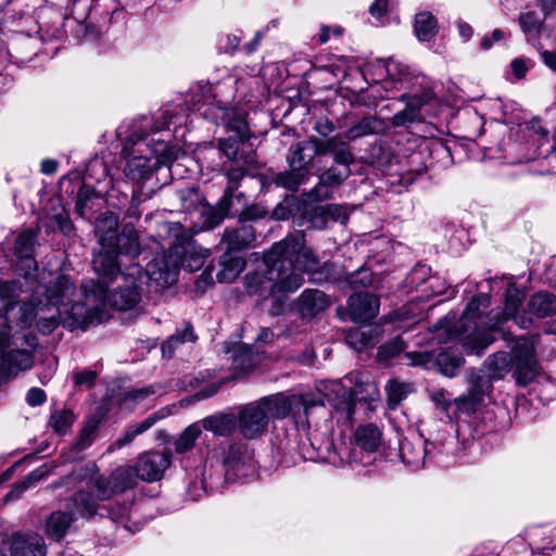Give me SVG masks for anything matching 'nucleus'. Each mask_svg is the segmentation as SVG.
<instances>
[{"label": "nucleus", "mask_w": 556, "mask_h": 556, "mask_svg": "<svg viewBox=\"0 0 556 556\" xmlns=\"http://www.w3.org/2000/svg\"><path fill=\"white\" fill-rule=\"evenodd\" d=\"M135 273H140L139 265L131 266L128 273H119L112 280L100 276L84 280L80 287L84 299L72 305L65 326L74 330L100 324L108 317V305L118 311L134 308L141 300V286Z\"/></svg>", "instance_id": "obj_1"}, {"label": "nucleus", "mask_w": 556, "mask_h": 556, "mask_svg": "<svg viewBox=\"0 0 556 556\" xmlns=\"http://www.w3.org/2000/svg\"><path fill=\"white\" fill-rule=\"evenodd\" d=\"M301 244L300 236H287L274 243L264 254L266 270L263 274L253 273L247 276L249 292L283 302L290 293L300 289L304 283L303 275L295 270L292 262L283 254L293 253Z\"/></svg>", "instance_id": "obj_2"}, {"label": "nucleus", "mask_w": 556, "mask_h": 556, "mask_svg": "<svg viewBox=\"0 0 556 556\" xmlns=\"http://www.w3.org/2000/svg\"><path fill=\"white\" fill-rule=\"evenodd\" d=\"M484 366L490 378L502 379L507 372L513 371L518 386L525 387L538 379L534 390H538L542 397L549 399L556 395V383L539 371L534 343L529 338H518L511 348V354L496 352L490 355Z\"/></svg>", "instance_id": "obj_3"}, {"label": "nucleus", "mask_w": 556, "mask_h": 556, "mask_svg": "<svg viewBox=\"0 0 556 556\" xmlns=\"http://www.w3.org/2000/svg\"><path fill=\"white\" fill-rule=\"evenodd\" d=\"M87 479H89L88 489L98 491V498L100 501H108L117 493L132 489L137 484L139 477L136 472V466L117 467L108 479H104L96 472L94 465H86L53 482L49 485V489L66 488L72 490Z\"/></svg>", "instance_id": "obj_4"}, {"label": "nucleus", "mask_w": 556, "mask_h": 556, "mask_svg": "<svg viewBox=\"0 0 556 556\" xmlns=\"http://www.w3.org/2000/svg\"><path fill=\"white\" fill-rule=\"evenodd\" d=\"M328 154L333 157V164L323 172L319 182L303 194L307 202H321L330 198L329 188L340 186L351 175L350 166L354 163V155L346 141L334 136Z\"/></svg>", "instance_id": "obj_5"}, {"label": "nucleus", "mask_w": 556, "mask_h": 556, "mask_svg": "<svg viewBox=\"0 0 556 556\" xmlns=\"http://www.w3.org/2000/svg\"><path fill=\"white\" fill-rule=\"evenodd\" d=\"M138 144L137 153L128 157L124 174L134 181H141L150 178L152 173L162 165L169 166L180 153V149L169 146L165 141H157L153 148Z\"/></svg>", "instance_id": "obj_6"}, {"label": "nucleus", "mask_w": 556, "mask_h": 556, "mask_svg": "<svg viewBox=\"0 0 556 556\" xmlns=\"http://www.w3.org/2000/svg\"><path fill=\"white\" fill-rule=\"evenodd\" d=\"M140 252L139 238L134 229L125 228L111 248L99 250L93 256L92 268L97 276L112 280L121 273L118 255H138Z\"/></svg>", "instance_id": "obj_7"}, {"label": "nucleus", "mask_w": 556, "mask_h": 556, "mask_svg": "<svg viewBox=\"0 0 556 556\" xmlns=\"http://www.w3.org/2000/svg\"><path fill=\"white\" fill-rule=\"evenodd\" d=\"M264 408L268 421L271 418L280 419L292 413L295 417L304 414L308 419L312 410L324 406L323 395L320 393H304L287 396L281 393L262 397L257 401Z\"/></svg>", "instance_id": "obj_8"}, {"label": "nucleus", "mask_w": 556, "mask_h": 556, "mask_svg": "<svg viewBox=\"0 0 556 556\" xmlns=\"http://www.w3.org/2000/svg\"><path fill=\"white\" fill-rule=\"evenodd\" d=\"M184 251L180 247H170L168 253L163 256L154 257L147 264L144 270L140 267V273H135L140 286L147 285L154 292H160L172 285L178 279L179 253Z\"/></svg>", "instance_id": "obj_9"}, {"label": "nucleus", "mask_w": 556, "mask_h": 556, "mask_svg": "<svg viewBox=\"0 0 556 556\" xmlns=\"http://www.w3.org/2000/svg\"><path fill=\"white\" fill-rule=\"evenodd\" d=\"M72 306L70 309H62L58 306H50L43 303L42 300L29 302L20 306V316L17 323L21 327L30 326L34 321L36 327L43 334L51 333L60 324L67 328L64 320L71 315Z\"/></svg>", "instance_id": "obj_10"}, {"label": "nucleus", "mask_w": 556, "mask_h": 556, "mask_svg": "<svg viewBox=\"0 0 556 556\" xmlns=\"http://www.w3.org/2000/svg\"><path fill=\"white\" fill-rule=\"evenodd\" d=\"M359 388L361 387H356L355 389L346 390L339 382H333L331 384L330 391L334 396L326 394V397L330 402L333 408V414L337 416L338 420L351 424L356 401H374L379 395L376 386L372 383L366 384L368 393L366 396L361 394Z\"/></svg>", "instance_id": "obj_11"}, {"label": "nucleus", "mask_w": 556, "mask_h": 556, "mask_svg": "<svg viewBox=\"0 0 556 556\" xmlns=\"http://www.w3.org/2000/svg\"><path fill=\"white\" fill-rule=\"evenodd\" d=\"M49 280L40 283L33 295L34 301L42 300L50 306H58L62 309H68L73 295L76 293L74 280L65 274L49 273Z\"/></svg>", "instance_id": "obj_12"}, {"label": "nucleus", "mask_w": 556, "mask_h": 556, "mask_svg": "<svg viewBox=\"0 0 556 556\" xmlns=\"http://www.w3.org/2000/svg\"><path fill=\"white\" fill-rule=\"evenodd\" d=\"M333 140L334 137L321 140L312 136L307 140L291 144L286 155L289 167H295L306 174H312L311 169L315 159L328 154Z\"/></svg>", "instance_id": "obj_13"}, {"label": "nucleus", "mask_w": 556, "mask_h": 556, "mask_svg": "<svg viewBox=\"0 0 556 556\" xmlns=\"http://www.w3.org/2000/svg\"><path fill=\"white\" fill-rule=\"evenodd\" d=\"M236 417L237 429L247 440L258 439L267 432L268 418L257 401L240 406Z\"/></svg>", "instance_id": "obj_14"}, {"label": "nucleus", "mask_w": 556, "mask_h": 556, "mask_svg": "<svg viewBox=\"0 0 556 556\" xmlns=\"http://www.w3.org/2000/svg\"><path fill=\"white\" fill-rule=\"evenodd\" d=\"M22 285L18 280H0V327L9 325V323H17L20 316V306L29 304V302H21Z\"/></svg>", "instance_id": "obj_15"}, {"label": "nucleus", "mask_w": 556, "mask_h": 556, "mask_svg": "<svg viewBox=\"0 0 556 556\" xmlns=\"http://www.w3.org/2000/svg\"><path fill=\"white\" fill-rule=\"evenodd\" d=\"M469 388L466 393L453 400L457 410L462 414H473L483 401L484 394L490 389L489 379L471 372L469 378Z\"/></svg>", "instance_id": "obj_16"}, {"label": "nucleus", "mask_w": 556, "mask_h": 556, "mask_svg": "<svg viewBox=\"0 0 556 556\" xmlns=\"http://www.w3.org/2000/svg\"><path fill=\"white\" fill-rule=\"evenodd\" d=\"M10 326L0 327V365L10 372L27 369L31 366V356L25 350H10Z\"/></svg>", "instance_id": "obj_17"}, {"label": "nucleus", "mask_w": 556, "mask_h": 556, "mask_svg": "<svg viewBox=\"0 0 556 556\" xmlns=\"http://www.w3.org/2000/svg\"><path fill=\"white\" fill-rule=\"evenodd\" d=\"M169 465V453L153 451L140 456L135 466L139 479L153 482L163 477Z\"/></svg>", "instance_id": "obj_18"}, {"label": "nucleus", "mask_w": 556, "mask_h": 556, "mask_svg": "<svg viewBox=\"0 0 556 556\" xmlns=\"http://www.w3.org/2000/svg\"><path fill=\"white\" fill-rule=\"evenodd\" d=\"M36 232L33 229L23 231L16 239L14 253L18 256L17 270L26 280L33 279L38 270L37 262L33 256Z\"/></svg>", "instance_id": "obj_19"}, {"label": "nucleus", "mask_w": 556, "mask_h": 556, "mask_svg": "<svg viewBox=\"0 0 556 556\" xmlns=\"http://www.w3.org/2000/svg\"><path fill=\"white\" fill-rule=\"evenodd\" d=\"M291 236H300L301 237V247L293 253L283 254L295 267V270H300L302 273H306L311 276L316 274H328L331 267L329 263H323L320 260L314 255L313 251L305 247V238L302 232H295Z\"/></svg>", "instance_id": "obj_20"}, {"label": "nucleus", "mask_w": 556, "mask_h": 556, "mask_svg": "<svg viewBox=\"0 0 556 556\" xmlns=\"http://www.w3.org/2000/svg\"><path fill=\"white\" fill-rule=\"evenodd\" d=\"M379 298L372 293L357 292L348 300V312L354 323H367L379 313Z\"/></svg>", "instance_id": "obj_21"}, {"label": "nucleus", "mask_w": 556, "mask_h": 556, "mask_svg": "<svg viewBox=\"0 0 556 556\" xmlns=\"http://www.w3.org/2000/svg\"><path fill=\"white\" fill-rule=\"evenodd\" d=\"M10 556H46L45 539L35 532H17L9 540Z\"/></svg>", "instance_id": "obj_22"}, {"label": "nucleus", "mask_w": 556, "mask_h": 556, "mask_svg": "<svg viewBox=\"0 0 556 556\" xmlns=\"http://www.w3.org/2000/svg\"><path fill=\"white\" fill-rule=\"evenodd\" d=\"M169 230L175 231V240L170 243V247H180L184 252L179 253V268L182 267L189 271L199 269L203 264V257L195 252V247L192 241V236L181 230L179 225H173L168 227Z\"/></svg>", "instance_id": "obj_23"}, {"label": "nucleus", "mask_w": 556, "mask_h": 556, "mask_svg": "<svg viewBox=\"0 0 556 556\" xmlns=\"http://www.w3.org/2000/svg\"><path fill=\"white\" fill-rule=\"evenodd\" d=\"M255 230L252 225L239 223L238 226L226 228L218 243L224 252L248 249L255 241Z\"/></svg>", "instance_id": "obj_24"}, {"label": "nucleus", "mask_w": 556, "mask_h": 556, "mask_svg": "<svg viewBox=\"0 0 556 556\" xmlns=\"http://www.w3.org/2000/svg\"><path fill=\"white\" fill-rule=\"evenodd\" d=\"M523 299L525 293L510 285L506 292L504 318L513 319L520 328L527 329L532 324V318L527 315V312L520 311Z\"/></svg>", "instance_id": "obj_25"}, {"label": "nucleus", "mask_w": 556, "mask_h": 556, "mask_svg": "<svg viewBox=\"0 0 556 556\" xmlns=\"http://www.w3.org/2000/svg\"><path fill=\"white\" fill-rule=\"evenodd\" d=\"M330 301L325 292L317 289H306L296 300L298 311L303 317H313L325 311Z\"/></svg>", "instance_id": "obj_26"}, {"label": "nucleus", "mask_w": 556, "mask_h": 556, "mask_svg": "<svg viewBox=\"0 0 556 556\" xmlns=\"http://www.w3.org/2000/svg\"><path fill=\"white\" fill-rule=\"evenodd\" d=\"M201 426L216 437L228 438L237 429V417L232 413L217 412L203 418Z\"/></svg>", "instance_id": "obj_27"}, {"label": "nucleus", "mask_w": 556, "mask_h": 556, "mask_svg": "<svg viewBox=\"0 0 556 556\" xmlns=\"http://www.w3.org/2000/svg\"><path fill=\"white\" fill-rule=\"evenodd\" d=\"M380 327L375 325L368 328H351L345 334V342L354 351L361 352L375 346L381 339Z\"/></svg>", "instance_id": "obj_28"}, {"label": "nucleus", "mask_w": 556, "mask_h": 556, "mask_svg": "<svg viewBox=\"0 0 556 556\" xmlns=\"http://www.w3.org/2000/svg\"><path fill=\"white\" fill-rule=\"evenodd\" d=\"M118 217L112 212L101 214L96 220L94 231L101 245L100 250L111 248L117 233Z\"/></svg>", "instance_id": "obj_29"}, {"label": "nucleus", "mask_w": 556, "mask_h": 556, "mask_svg": "<svg viewBox=\"0 0 556 556\" xmlns=\"http://www.w3.org/2000/svg\"><path fill=\"white\" fill-rule=\"evenodd\" d=\"M224 464L231 470L251 467L253 464V452L244 442L231 443L225 452Z\"/></svg>", "instance_id": "obj_30"}, {"label": "nucleus", "mask_w": 556, "mask_h": 556, "mask_svg": "<svg viewBox=\"0 0 556 556\" xmlns=\"http://www.w3.org/2000/svg\"><path fill=\"white\" fill-rule=\"evenodd\" d=\"M74 520L75 517L72 513L53 511L46 520V534L55 541H60L67 534Z\"/></svg>", "instance_id": "obj_31"}, {"label": "nucleus", "mask_w": 556, "mask_h": 556, "mask_svg": "<svg viewBox=\"0 0 556 556\" xmlns=\"http://www.w3.org/2000/svg\"><path fill=\"white\" fill-rule=\"evenodd\" d=\"M231 202L227 198H220L215 206L202 205L200 215L202 218V227L212 229L219 225L228 215Z\"/></svg>", "instance_id": "obj_32"}, {"label": "nucleus", "mask_w": 556, "mask_h": 556, "mask_svg": "<svg viewBox=\"0 0 556 556\" xmlns=\"http://www.w3.org/2000/svg\"><path fill=\"white\" fill-rule=\"evenodd\" d=\"M98 494L93 496L88 491H78L71 497L72 508L81 518L91 519L98 514Z\"/></svg>", "instance_id": "obj_33"}, {"label": "nucleus", "mask_w": 556, "mask_h": 556, "mask_svg": "<svg viewBox=\"0 0 556 556\" xmlns=\"http://www.w3.org/2000/svg\"><path fill=\"white\" fill-rule=\"evenodd\" d=\"M311 176L312 174H306L295 167H289L288 169L277 173L273 177V182L277 187L296 192L302 185L307 182Z\"/></svg>", "instance_id": "obj_34"}, {"label": "nucleus", "mask_w": 556, "mask_h": 556, "mask_svg": "<svg viewBox=\"0 0 556 556\" xmlns=\"http://www.w3.org/2000/svg\"><path fill=\"white\" fill-rule=\"evenodd\" d=\"M528 311L538 318L556 314V296L549 292H538L531 296Z\"/></svg>", "instance_id": "obj_35"}, {"label": "nucleus", "mask_w": 556, "mask_h": 556, "mask_svg": "<svg viewBox=\"0 0 556 556\" xmlns=\"http://www.w3.org/2000/svg\"><path fill=\"white\" fill-rule=\"evenodd\" d=\"M381 431L374 424L362 425L357 427L354 433L356 444L368 452L378 450L381 443Z\"/></svg>", "instance_id": "obj_36"}, {"label": "nucleus", "mask_w": 556, "mask_h": 556, "mask_svg": "<svg viewBox=\"0 0 556 556\" xmlns=\"http://www.w3.org/2000/svg\"><path fill=\"white\" fill-rule=\"evenodd\" d=\"M494 341L495 338L490 331H475L462 338L464 350L475 355H481Z\"/></svg>", "instance_id": "obj_37"}, {"label": "nucleus", "mask_w": 556, "mask_h": 556, "mask_svg": "<svg viewBox=\"0 0 556 556\" xmlns=\"http://www.w3.org/2000/svg\"><path fill=\"white\" fill-rule=\"evenodd\" d=\"M386 128V124L382 119L375 116L363 117L359 122L353 125L346 131V138L355 140L359 137L379 134Z\"/></svg>", "instance_id": "obj_38"}, {"label": "nucleus", "mask_w": 556, "mask_h": 556, "mask_svg": "<svg viewBox=\"0 0 556 556\" xmlns=\"http://www.w3.org/2000/svg\"><path fill=\"white\" fill-rule=\"evenodd\" d=\"M438 21L430 12H420L415 16L414 30L420 41H430L438 34Z\"/></svg>", "instance_id": "obj_39"}, {"label": "nucleus", "mask_w": 556, "mask_h": 556, "mask_svg": "<svg viewBox=\"0 0 556 556\" xmlns=\"http://www.w3.org/2000/svg\"><path fill=\"white\" fill-rule=\"evenodd\" d=\"M225 252L222 258L223 268L216 277L219 282H232L244 267V261L239 256H230Z\"/></svg>", "instance_id": "obj_40"}, {"label": "nucleus", "mask_w": 556, "mask_h": 556, "mask_svg": "<svg viewBox=\"0 0 556 556\" xmlns=\"http://www.w3.org/2000/svg\"><path fill=\"white\" fill-rule=\"evenodd\" d=\"M543 22L534 11L523 12L519 15L518 23L527 41H532L540 37Z\"/></svg>", "instance_id": "obj_41"}, {"label": "nucleus", "mask_w": 556, "mask_h": 556, "mask_svg": "<svg viewBox=\"0 0 556 556\" xmlns=\"http://www.w3.org/2000/svg\"><path fill=\"white\" fill-rule=\"evenodd\" d=\"M464 357L451 351H444L437 356V365L442 375L455 377L464 365Z\"/></svg>", "instance_id": "obj_42"}, {"label": "nucleus", "mask_w": 556, "mask_h": 556, "mask_svg": "<svg viewBox=\"0 0 556 556\" xmlns=\"http://www.w3.org/2000/svg\"><path fill=\"white\" fill-rule=\"evenodd\" d=\"M422 103L421 98H409L406 108L391 117L392 126L401 127L417 121L419 116V109Z\"/></svg>", "instance_id": "obj_43"}, {"label": "nucleus", "mask_w": 556, "mask_h": 556, "mask_svg": "<svg viewBox=\"0 0 556 556\" xmlns=\"http://www.w3.org/2000/svg\"><path fill=\"white\" fill-rule=\"evenodd\" d=\"M426 450L419 445L417 448L408 441L400 445V454L404 463L413 468H420L425 465Z\"/></svg>", "instance_id": "obj_44"}, {"label": "nucleus", "mask_w": 556, "mask_h": 556, "mask_svg": "<svg viewBox=\"0 0 556 556\" xmlns=\"http://www.w3.org/2000/svg\"><path fill=\"white\" fill-rule=\"evenodd\" d=\"M202 430L199 424L188 426L175 441V451L182 454L192 450Z\"/></svg>", "instance_id": "obj_45"}, {"label": "nucleus", "mask_w": 556, "mask_h": 556, "mask_svg": "<svg viewBox=\"0 0 556 556\" xmlns=\"http://www.w3.org/2000/svg\"><path fill=\"white\" fill-rule=\"evenodd\" d=\"M74 421V414L71 410L63 409L53 413L50 416V426L59 433H65Z\"/></svg>", "instance_id": "obj_46"}, {"label": "nucleus", "mask_w": 556, "mask_h": 556, "mask_svg": "<svg viewBox=\"0 0 556 556\" xmlns=\"http://www.w3.org/2000/svg\"><path fill=\"white\" fill-rule=\"evenodd\" d=\"M489 302L490 298L486 294H479L472 298L462 315V323L475 319L479 314L480 307H486Z\"/></svg>", "instance_id": "obj_47"}, {"label": "nucleus", "mask_w": 556, "mask_h": 556, "mask_svg": "<svg viewBox=\"0 0 556 556\" xmlns=\"http://www.w3.org/2000/svg\"><path fill=\"white\" fill-rule=\"evenodd\" d=\"M245 172L242 168H232L227 170V186L222 198H227V201L231 202L235 191L239 188L241 180L243 179Z\"/></svg>", "instance_id": "obj_48"}, {"label": "nucleus", "mask_w": 556, "mask_h": 556, "mask_svg": "<svg viewBox=\"0 0 556 556\" xmlns=\"http://www.w3.org/2000/svg\"><path fill=\"white\" fill-rule=\"evenodd\" d=\"M244 140L229 136L228 138L219 140V150L229 161H237L239 159V147Z\"/></svg>", "instance_id": "obj_49"}, {"label": "nucleus", "mask_w": 556, "mask_h": 556, "mask_svg": "<svg viewBox=\"0 0 556 556\" xmlns=\"http://www.w3.org/2000/svg\"><path fill=\"white\" fill-rule=\"evenodd\" d=\"M254 367V356L250 351L237 354L232 361V368L238 374H247Z\"/></svg>", "instance_id": "obj_50"}, {"label": "nucleus", "mask_w": 556, "mask_h": 556, "mask_svg": "<svg viewBox=\"0 0 556 556\" xmlns=\"http://www.w3.org/2000/svg\"><path fill=\"white\" fill-rule=\"evenodd\" d=\"M228 129L229 131L233 132L232 137L239 138L241 140H247L249 138L248 123L240 115H236L229 119Z\"/></svg>", "instance_id": "obj_51"}, {"label": "nucleus", "mask_w": 556, "mask_h": 556, "mask_svg": "<svg viewBox=\"0 0 556 556\" xmlns=\"http://www.w3.org/2000/svg\"><path fill=\"white\" fill-rule=\"evenodd\" d=\"M97 427L96 425H87L80 431L77 441L75 443V448L80 452L89 447L94 438H96Z\"/></svg>", "instance_id": "obj_52"}, {"label": "nucleus", "mask_w": 556, "mask_h": 556, "mask_svg": "<svg viewBox=\"0 0 556 556\" xmlns=\"http://www.w3.org/2000/svg\"><path fill=\"white\" fill-rule=\"evenodd\" d=\"M372 283V274L368 269H359L350 277V286L354 290L366 288Z\"/></svg>", "instance_id": "obj_53"}, {"label": "nucleus", "mask_w": 556, "mask_h": 556, "mask_svg": "<svg viewBox=\"0 0 556 556\" xmlns=\"http://www.w3.org/2000/svg\"><path fill=\"white\" fill-rule=\"evenodd\" d=\"M384 67L387 76L390 77L391 80L400 81L402 77L408 73V68L405 65L394 61L393 59L386 61Z\"/></svg>", "instance_id": "obj_54"}, {"label": "nucleus", "mask_w": 556, "mask_h": 556, "mask_svg": "<svg viewBox=\"0 0 556 556\" xmlns=\"http://www.w3.org/2000/svg\"><path fill=\"white\" fill-rule=\"evenodd\" d=\"M431 400L434 403L435 407L443 412H448V409L453 405V400H451L448 393L443 389L432 391Z\"/></svg>", "instance_id": "obj_55"}, {"label": "nucleus", "mask_w": 556, "mask_h": 556, "mask_svg": "<svg viewBox=\"0 0 556 556\" xmlns=\"http://www.w3.org/2000/svg\"><path fill=\"white\" fill-rule=\"evenodd\" d=\"M50 219L58 226L59 230L62 231L64 235H70L73 230L72 222L64 208H60V211L56 212L53 216H51Z\"/></svg>", "instance_id": "obj_56"}, {"label": "nucleus", "mask_w": 556, "mask_h": 556, "mask_svg": "<svg viewBox=\"0 0 556 556\" xmlns=\"http://www.w3.org/2000/svg\"><path fill=\"white\" fill-rule=\"evenodd\" d=\"M295 202V198H287L283 203H280L277 205V207L274 210V216L277 219H288L292 215L295 214V207L292 204Z\"/></svg>", "instance_id": "obj_57"}, {"label": "nucleus", "mask_w": 556, "mask_h": 556, "mask_svg": "<svg viewBox=\"0 0 556 556\" xmlns=\"http://www.w3.org/2000/svg\"><path fill=\"white\" fill-rule=\"evenodd\" d=\"M137 435H139L134 427L127 429L123 437L115 440L108 448L109 452H114L129 444Z\"/></svg>", "instance_id": "obj_58"}, {"label": "nucleus", "mask_w": 556, "mask_h": 556, "mask_svg": "<svg viewBox=\"0 0 556 556\" xmlns=\"http://www.w3.org/2000/svg\"><path fill=\"white\" fill-rule=\"evenodd\" d=\"M97 377L96 371L85 369L74 374V382L78 386H88L91 387L94 383V379Z\"/></svg>", "instance_id": "obj_59"}, {"label": "nucleus", "mask_w": 556, "mask_h": 556, "mask_svg": "<svg viewBox=\"0 0 556 556\" xmlns=\"http://www.w3.org/2000/svg\"><path fill=\"white\" fill-rule=\"evenodd\" d=\"M264 216H265V212L263 210H261L260 207H257L255 205L250 206V207L245 208L240 214L239 223L247 224V222H249V220H256V219L263 218Z\"/></svg>", "instance_id": "obj_60"}, {"label": "nucleus", "mask_w": 556, "mask_h": 556, "mask_svg": "<svg viewBox=\"0 0 556 556\" xmlns=\"http://www.w3.org/2000/svg\"><path fill=\"white\" fill-rule=\"evenodd\" d=\"M181 339L176 336V334H173L172 337H169L167 339V341H165L163 344H162V354L164 357H168L170 358L174 354V351L179 346L181 345Z\"/></svg>", "instance_id": "obj_61"}, {"label": "nucleus", "mask_w": 556, "mask_h": 556, "mask_svg": "<svg viewBox=\"0 0 556 556\" xmlns=\"http://www.w3.org/2000/svg\"><path fill=\"white\" fill-rule=\"evenodd\" d=\"M49 473V470L46 468V467H39L33 471H30L24 479L23 481L25 482V484L30 488L31 485H34L36 482L42 480L45 477H47Z\"/></svg>", "instance_id": "obj_62"}, {"label": "nucleus", "mask_w": 556, "mask_h": 556, "mask_svg": "<svg viewBox=\"0 0 556 556\" xmlns=\"http://www.w3.org/2000/svg\"><path fill=\"white\" fill-rule=\"evenodd\" d=\"M26 401L30 406H38L46 401V394L43 390L39 388H31L27 392Z\"/></svg>", "instance_id": "obj_63"}, {"label": "nucleus", "mask_w": 556, "mask_h": 556, "mask_svg": "<svg viewBox=\"0 0 556 556\" xmlns=\"http://www.w3.org/2000/svg\"><path fill=\"white\" fill-rule=\"evenodd\" d=\"M386 390L388 392L389 400L397 403L403 394V384L396 381H389L386 386Z\"/></svg>", "instance_id": "obj_64"}]
</instances>
